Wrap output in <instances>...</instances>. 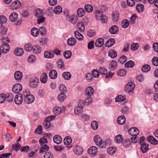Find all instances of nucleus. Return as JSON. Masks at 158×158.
I'll list each match as a JSON object with an SVG mask.
<instances>
[{"mask_svg": "<svg viewBox=\"0 0 158 158\" xmlns=\"http://www.w3.org/2000/svg\"><path fill=\"white\" fill-rule=\"evenodd\" d=\"M44 158H53V154L50 152H45L44 156Z\"/></svg>", "mask_w": 158, "mask_h": 158, "instance_id": "obj_61", "label": "nucleus"}, {"mask_svg": "<svg viewBox=\"0 0 158 158\" xmlns=\"http://www.w3.org/2000/svg\"><path fill=\"white\" fill-rule=\"evenodd\" d=\"M31 32L33 36H37L39 34V31L37 28L34 27L31 29Z\"/></svg>", "mask_w": 158, "mask_h": 158, "instance_id": "obj_35", "label": "nucleus"}, {"mask_svg": "<svg viewBox=\"0 0 158 158\" xmlns=\"http://www.w3.org/2000/svg\"><path fill=\"white\" fill-rule=\"evenodd\" d=\"M127 57L123 55L120 57L118 61L120 63L123 64L127 61Z\"/></svg>", "mask_w": 158, "mask_h": 158, "instance_id": "obj_62", "label": "nucleus"}, {"mask_svg": "<svg viewBox=\"0 0 158 158\" xmlns=\"http://www.w3.org/2000/svg\"><path fill=\"white\" fill-rule=\"evenodd\" d=\"M23 101V98L22 95L21 94H19L16 95L15 98V102L17 105L20 104Z\"/></svg>", "mask_w": 158, "mask_h": 158, "instance_id": "obj_7", "label": "nucleus"}, {"mask_svg": "<svg viewBox=\"0 0 158 158\" xmlns=\"http://www.w3.org/2000/svg\"><path fill=\"white\" fill-rule=\"evenodd\" d=\"M78 30L81 32H83L85 29L84 25L82 22H80L78 23L77 25Z\"/></svg>", "mask_w": 158, "mask_h": 158, "instance_id": "obj_40", "label": "nucleus"}, {"mask_svg": "<svg viewBox=\"0 0 158 158\" xmlns=\"http://www.w3.org/2000/svg\"><path fill=\"white\" fill-rule=\"evenodd\" d=\"M104 39L102 38H98L95 42V45L97 47H101L104 44Z\"/></svg>", "mask_w": 158, "mask_h": 158, "instance_id": "obj_14", "label": "nucleus"}, {"mask_svg": "<svg viewBox=\"0 0 158 158\" xmlns=\"http://www.w3.org/2000/svg\"><path fill=\"white\" fill-rule=\"evenodd\" d=\"M34 13L35 16L37 18H39L42 15V11L39 9H37L34 11Z\"/></svg>", "mask_w": 158, "mask_h": 158, "instance_id": "obj_41", "label": "nucleus"}, {"mask_svg": "<svg viewBox=\"0 0 158 158\" xmlns=\"http://www.w3.org/2000/svg\"><path fill=\"white\" fill-rule=\"evenodd\" d=\"M7 96L6 98V100L8 102H11L13 101L14 96L12 93H9L7 94Z\"/></svg>", "mask_w": 158, "mask_h": 158, "instance_id": "obj_49", "label": "nucleus"}, {"mask_svg": "<svg viewBox=\"0 0 158 158\" xmlns=\"http://www.w3.org/2000/svg\"><path fill=\"white\" fill-rule=\"evenodd\" d=\"M119 13L118 11H114L112 14V19L114 22H117L119 20Z\"/></svg>", "mask_w": 158, "mask_h": 158, "instance_id": "obj_23", "label": "nucleus"}, {"mask_svg": "<svg viewBox=\"0 0 158 158\" xmlns=\"http://www.w3.org/2000/svg\"><path fill=\"white\" fill-rule=\"evenodd\" d=\"M62 8L59 6H57L54 8L53 12L56 15H59L62 12Z\"/></svg>", "mask_w": 158, "mask_h": 158, "instance_id": "obj_31", "label": "nucleus"}, {"mask_svg": "<svg viewBox=\"0 0 158 158\" xmlns=\"http://www.w3.org/2000/svg\"><path fill=\"white\" fill-rule=\"evenodd\" d=\"M48 77L45 73H43L42 74L40 78V80L41 82L45 83L47 82Z\"/></svg>", "mask_w": 158, "mask_h": 158, "instance_id": "obj_36", "label": "nucleus"}, {"mask_svg": "<svg viewBox=\"0 0 158 158\" xmlns=\"http://www.w3.org/2000/svg\"><path fill=\"white\" fill-rule=\"evenodd\" d=\"M123 136L120 134L116 136L114 138V141L115 142L118 143H121L123 140Z\"/></svg>", "mask_w": 158, "mask_h": 158, "instance_id": "obj_29", "label": "nucleus"}, {"mask_svg": "<svg viewBox=\"0 0 158 158\" xmlns=\"http://www.w3.org/2000/svg\"><path fill=\"white\" fill-rule=\"evenodd\" d=\"M129 133L131 136L137 135L139 133V129L135 127H133L129 130Z\"/></svg>", "mask_w": 158, "mask_h": 158, "instance_id": "obj_13", "label": "nucleus"}, {"mask_svg": "<svg viewBox=\"0 0 158 158\" xmlns=\"http://www.w3.org/2000/svg\"><path fill=\"white\" fill-rule=\"evenodd\" d=\"M98 71L99 74H101L102 75H105L107 73V70L104 67L100 68L99 69Z\"/></svg>", "mask_w": 158, "mask_h": 158, "instance_id": "obj_58", "label": "nucleus"}, {"mask_svg": "<svg viewBox=\"0 0 158 158\" xmlns=\"http://www.w3.org/2000/svg\"><path fill=\"white\" fill-rule=\"evenodd\" d=\"M49 149V147L47 144H45L42 146L39 152L40 153L42 154L45 152L46 151H48Z\"/></svg>", "mask_w": 158, "mask_h": 158, "instance_id": "obj_26", "label": "nucleus"}, {"mask_svg": "<svg viewBox=\"0 0 158 158\" xmlns=\"http://www.w3.org/2000/svg\"><path fill=\"white\" fill-rule=\"evenodd\" d=\"M116 151V149L114 147H109L107 149V152L111 155L114 153Z\"/></svg>", "mask_w": 158, "mask_h": 158, "instance_id": "obj_53", "label": "nucleus"}, {"mask_svg": "<svg viewBox=\"0 0 158 158\" xmlns=\"http://www.w3.org/2000/svg\"><path fill=\"white\" fill-rule=\"evenodd\" d=\"M23 49L20 48H18L15 49L14 51L15 54L18 56H22L23 53Z\"/></svg>", "mask_w": 158, "mask_h": 158, "instance_id": "obj_22", "label": "nucleus"}, {"mask_svg": "<svg viewBox=\"0 0 158 158\" xmlns=\"http://www.w3.org/2000/svg\"><path fill=\"white\" fill-rule=\"evenodd\" d=\"M18 14L17 13L12 12L9 16L10 20L12 22H15L18 19Z\"/></svg>", "mask_w": 158, "mask_h": 158, "instance_id": "obj_19", "label": "nucleus"}, {"mask_svg": "<svg viewBox=\"0 0 158 158\" xmlns=\"http://www.w3.org/2000/svg\"><path fill=\"white\" fill-rule=\"evenodd\" d=\"M78 18L75 15H66V20L72 24H75L77 22Z\"/></svg>", "mask_w": 158, "mask_h": 158, "instance_id": "obj_3", "label": "nucleus"}, {"mask_svg": "<svg viewBox=\"0 0 158 158\" xmlns=\"http://www.w3.org/2000/svg\"><path fill=\"white\" fill-rule=\"evenodd\" d=\"M49 76L51 79H55L57 76V72L54 70H52L49 73Z\"/></svg>", "mask_w": 158, "mask_h": 158, "instance_id": "obj_28", "label": "nucleus"}, {"mask_svg": "<svg viewBox=\"0 0 158 158\" xmlns=\"http://www.w3.org/2000/svg\"><path fill=\"white\" fill-rule=\"evenodd\" d=\"M126 73V71L124 69H120L118 71L117 75L120 77H122Z\"/></svg>", "mask_w": 158, "mask_h": 158, "instance_id": "obj_64", "label": "nucleus"}, {"mask_svg": "<svg viewBox=\"0 0 158 158\" xmlns=\"http://www.w3.org/2000/svg\"><path fill=\"white\" fill-rule=\"evenodd\" d=\"M39 82V80L35 77L31 78L30 81L29 85L31 87L35 88L37 86Z\"/></svg>", "mask_w": 158, "mask_h": 158, "instance_id": "obj_4", "label": "nucleus"}, {"mask_svg": "<svg viewBox=\"0 0 158 158\" xmlns=\"http://www.w3.org/2000/svg\"><path fill=\"white\" fill-rule=\"evenodd\" d=\"M33 47L30 44H26L24 45L25 50L27 51H32Z\"/></svg>", "mask_w": 158, "mask_h": 158, "instance_id": "obj_55", "label": "nucleus"}, {"mask_svg": "<svg viewBox=\"0 0 158 158\" xmlns=\"http://www.w3.org/2000/svg\"><path fill=\"white\" fill-rule=\"evenodd\" d=\"M73 150L75 154L78 156L81 155L83 152V149L79 146H76L73 148Z\"/></svg>", "mask_w": 158, "mask_h": 158, "instance_id": "obj_12", "label": "nucleus"}, {"mask_svg": "<svg viewBox=\"0 0 158 158\" xmlns=\"http://www.w3.org/2000/svg\"><path fill=\"white\" fill-rule=\"evenodd\" d=\"M98 152V149L95 146H92L88 150V152L89 154L93 155V156H95Z\"/></svg>", "mask_w": 158, "mask_h": 158, "instance_id": "obj_9", "label": "nucleus"}, {"mask_svg": "<svg viewBox=\"0 0 158 158\" xmlns=\"http://www.w3.org/2000/svg\"><path fill=\"white\" fill-rule=\"evenodd\" d=\"M131 143L130 140L128 139H127L124 140L123 144V146L127 148L130 146Z\"/></svg>", "mask_w": 158, "mask_h": 158, "instance_id": "obj_60", "label": "nucleus"}, {"mask_svg": "<svg viewBox=\"0 0 158 158\" xmlns=\"http://www.w3.org/2000/svg\"><path fill=\"white\" fill-rule=\"evenodd\" d=\"M83 101H80L79 102V104L74 109V113L76 114H78L83 112Z\"/></svg>", "mask_w": 158, "mask_h": 158, "instance_id": "obj_5", "label": "nucleus"}, {"mask_svg": "<svg viewBox=\"0 0 158 158\" xmlns=\"http://www.w3.org/2000/svg\"><path fill=\"white\" fill-rule=\"evenodd\" d=\"M150 69V67L148 64H144L142 68V70L144 72H147Z\"/></svg>", "mask_w": 158, "mask_h": 158, "instance_id": "obj_47", "label": "nucleus"}, {"mask_svg": "<svg viewBox=\"0 0 158 158\" xmlns=\"http://www.w3.org/2000/svg\"><path fill=\"white\" fill-rule=\"evenodd\" d=\"M135 65V63L134 61L132 60H129L124 64L125 68H132Z\"/></svg>", "mask_w": 158, "mask_h": 158, "instance_id": "obj_42", "label": "nucleus"}, {"mask_svg": "<svg viewBox=\"0 0 158 158\" xmlns=\"http://www.w3.org/2000/svg\"><path fill=\"white\" fill-rule=\"evenodd\" d=\"M118 30V27L116 25L112 26L109 29V31L111 34H115L117 33Z\"/></svg>", "mask_w": 158, "mask_h": 158, "instance_id": "obj_16", "label": "nucleus"}, {"mask_svg": "<svg viewBox=\"0 0 158 158\" xmlns=\"http://www.w3.org/2000/svg\"><path fill=\"white\" fill-rule=\"evenodd\" d=\"M34 100V96L32 94H29L27 97L25 98H24V102L26 103L30 104L33 102Z\"/></svg>", "mask_w": 158, "mask_h": 158, "instance_id": "obj_10", "label": "nucleus"}, {"mask_svg": "<svg viewBox=\"0 0 158 158\" xmlns=\"http://www.w3.org/2000/svg\"><path fill=\"white\" fill-rule=\"evenodd\" d=\"M62 77L66 80H69L71 77L70 73L68 72L64 73L62 74Z\"/></svg>", "mask_w": 158, "mask_h": 158, "instance_id": "obj_39", "label": "nucleus"}, {"mask_svg": "<svg viewBox=\"0 0 158 158\" xmlns=\"http://www.w3.org/2000/svg\"><path fill=\"white\" fill-rule=\"evenodd\" d=\"M14 77L16 80H21L23 77V74L20 71H18L15 72L14 75Z\"/></svg>", "mask_w": 158, "mask_h": 158, "instance_id": "obj_20", "label": "nucleus"}, {"mask_svg": "<svg viewBox=\"0 0 158 158\" xmlns=\"http://www.w3.org/2000/svg\"><path fill=\"white\" fill-rule=\"evenodd\" d=\"M91 126L92 128L94 130H97L98 128V124L97 121H94L92 122Z\"/></svg>", "mask_w": 158, "mask_h": 158, "instance_id": "obj_57", "label": "nucleus"}, {"mask_svg": "<svg viewBox=\"0 0 158 158\" xmlns=\"http://www.w3.org/2000/svg\"><path fill=\"white\" fill-rule=\"evenodd\" d=\"M136 9L138 12H142L144 9V6L142 4L138 3L136 6Z\"/></svg>", "mask_w": 158, "mask_h": 158, "instance_id": "obj_30", "label": "nucleus"}, {"mask_svg": "<svg viewBox=\"0 0 158 158\" xmlns=\"http://www.w3.org/2000/svg\"><path fill=\"white\" fill-rule=\"evenodd\" d=\"M61 112V109L59 107H55L53 110L54 113L57 115L59 114Z\"/></svg>", "mask_w": 158, "mask_h": 158, "instance_id": "obj_54", "label": "nucleus"}, {"mask_svg": "<svg viewBox=\"0 0 158 158\" xmlns=\"http://www.w3.org/2000/svg\"><path fill=\"white\" fill-rule=\"evenodd\" d=\"M115 42V40L114 39H110L105 43V45L106 47L109 48L112 46L114 44Z\"/></svg>", "mask_w": 158, "mask_h": 158, "instance_id": "obj_27", "label": "nucleus"}, {"mask_svg": "<svg viewBox=\"0 0 158 158\" xmlns=\"http://www.w3.org/2000/svg\"><path fill=\"white\" fill-rule=\"evenodd\" d=\"M74 33L75 37L78 40H81L83 39V36L78 31H75Z\"/></svg>", "mask_w": 158, "mask_h": 158, "instance_id": "obj_34", "label": "nucleus"}, {"mask_svg": "<svg viewBox=\"0 0 158 158\" xmlns=\"http://www.w3.org/2000/svg\"><path fill=\"white\" fill-rule=\"evenodd\" d=\"M21 145L19 143H17L12 145V148L14 150L16 151L19 150L20 148Z\"/></svg>", "mask_w": 158, "mask_h": 158, "instance_id": "obj_63", "label": "nucleus"}, {"mask_svg": "<svg viewBox=\"0 0 158 158\" xmlns=\"http://www.w3.org/2000/svg\"><path fill=\"white\" fill-rule=\"evenodd\" d=\"M65 94L61 93L58 96V99L61 102L64 101L65 98Z\"/></svg>", "mask_w": 158, "mask_h": 158, "instance_id": "obj_59", "label": "nucleus"}, {"mask_svg": "<svg viewBox=\"0 0 158 158\" xmlns=\"http://www.w3.org/2000/svg\"><path fill=\"white\" fill-rule=\"evenodd\" d=\"M93 76L92 75L91 73H88L86 74L85 77L87 80L89 82H90L93 81Z\"/></svg>", "mask_w": 158, "mask_h": 158, "instance_id": "obj_50", "label": "nucleus"}, {"mask_svg": "<svg viewBox=\"0 0 158 158\" xmlns=\"http://www.w3.org/2000/svg\"><path fill=\"white\" fill-rule=\"evenodd\" d=\"M94 92V89L91 87H88L85 91V94L86 96H91Z\"/></svg>", "mask_w": 158, "mask_h": 158, "instance_id": "obj_25", "label": "nucleus"}, {"mask_svg": "<svg viewBox=\"0 0 158 158\" xmlns=\"http://www.w3.org/2000/svg\"><path fill=\"white\" fill-rule=\"evenodd\" d=\"M135 85L134 83L131 82L127 83L125 87V90L130 95L133 93V90Z\"/></svg>", "mask_w": 158, "mask_h": 158, "instance_id": "obj_2", "label": "nucleus"}, {"mask_svg": "<svg viewBox=\"0 0 158 158\" xmlns=\"http://www.w3.org/2000/svg\"><path fill=\"white\" fill-rule=\"evenodd\" d=\"M117 67V63L115 60H112L110 63V68L111 70H114Z\"/></svg>", "mask_w": 158, "mask_h": 158, "instance_id": "obj_33", "label": "nucleus"}, {"mask_svg": "<svg viewBox=\"0 0 158 158\" xmlns=\"http://www.w3.org/2000/svg\"><path fill=\"white\" fill-rule=\"evenodd\" d=\"M72 54V52L70 51L67 50L64 52L63 55L65 58L69 59L71 57Z\"/></svg>", "mask_w": 158, "mask_h": 158, "instance_id": "obj_44", "label": "nucleus"}, {"mask_svg": "<svg viewBox=\"0 0 158 158\" xmlns=\"http://www.w3.org/2000/svg\"><path fill=\"white\" fill-rule=\"evenodd\" d=\"M44 57L46 58H51L54 57V54L51 52L47 51L44 52Z\"/></svg>", "mask_w": 158, "mask_h": 158, "instance_id": "obj_32", "label": "nucleus"}, {"mask_svg": "<svg viewBox=\"0 0 158 158\" xmlns=\"http://www.w3.org/2000/svg\"><path fill=\"white\" fill-rule=\"evenodd\" d=\"M22 89V86L20 84H16L15 85L12 89L13 92L15 93L19 92Z\"/></svg>", "mask_w": 158, "mask_h": 158, "instance_id": "obj_8", "label": "nucleus"}, {"mask_svg": "<svg viewBox=\"0 0 158 158\" xmlns=\"http://www.w3.org/2000/svg\"><path fill=\"white\" fill-rule=\"evenodd\" d=\"M21 6V3L19 1L17 0L13 2L10 5V7L12 9H17Z\"/></svg>", "mask_w": 158, "mask_h": 158, "instance_id": "obj_11", "label": "nucleus"}, {"mask_svg": "<svg viewBox=\"0 0 158 158\" xmlns=\"http://www.w3.org/2000/svg\"><path fill=\"white\" fill-rule=\"evenodd\" d=\"M77 13L79 17H82L84 15L85 12L84 9L81 8H79L77 10Z\"/></svg>", "mask_w": 158, "mask_h": 158, "instance_id": "obj_48", "label": "nucleus"}, {"mask_svg": "<svg viewBox=\"0 0 158 158\" xmlns=\"http://www.w3.org/2000/svg\"><path fill=\"white\" fill-rule=\"evenodd\" d=\"M94 140L96 145H97L100 146L102 145V139L98 135H95L94 137Z\"/></svg>", "mask_w": 158, "mask_h": 158, "instance_id": "obj_17", "label": "nucleus"}, {"mask_svg": "<svg viewBox=\"0 0 158 158\" xmlns=\"http://www.w3.org/2000/svg\"><path fill=\"white\" fill-rule=\"evenodd\" d=\"M116 52L114 50H111L108 52V56L112 58H113L117 56Z\"/></svg>", "mask_w": 158, "mask_h": 158, "instance_id": "obj_43", "label": "nucleus"}, {"mask_svg": "<svg viewBox=\"0 0 158 158\" xmlns=\"http://www.w3.org/2000/svg\"><path fill=\"white\" fill-rule=\"evenodd\" d=\"M10 48V46L7 43L2 44L0 47V50L3 54L7 53L9 51Z\"/></svg>", "mask_w": 158, "mask_h": 158, "instance_id": "obj_6", "label": "nucleus"}, {"mask_svg": "<svg viewBox=\"0 0 158 158\" xmlns=\"http://www.w3.org/2000/svg\"><path fill=\"white\" fill-rule=\"evenodd\" d=\"M152 64L154 66H158V57H157L154 56L152 60Z\"/></svg>", "mask_w": 158, "mask_h": 158, "instance_id": "obj_56", "label": "nucleus"}, {"mask_svg": "<svg viewBox=\"0 0 158 158\" xmlns=\"http://www.w3.org/2000/svg\"><path fill=\"white\" fill-rule=\"evenodd\" d=\"M126 122V118L123 115H121L118 117L117 122L118 124L120 125L124 124Z\"/></svg>", "mask_w": 158, "mask_h": 158, "instance_id": "obj_18", "label": "nucleus"}, {"mask_svg": "<svg viewBox=\"0 0 158 158\" xmlns=\"http://www.w3.org/2000/svg\"><path fill=\"white\" fill-rule=\"evenodd\" d=\"M67 43L69 46H73L75 45L76 44L77 40L75 38L71 37L68 39Z\"/></svg>", "mask_w": 158, "mask_h": 158, "instance_id": "obj_15", "label": "nucleus"}, {"mask_svg": "<svg viewBox=\"0 0 158 158\" xmlns=\"http://www.w3.org/2000/svg\"><path fill=\"white\" fill-rule=\"evenodd\" d=\"M85 9L87 12L90 13L92 12L93 10V8L91 5L86 4L85 6Z\"/></svg>", "mask_w": 158, "mask_h": 158, "instance_id": "obj_45", "label": "nucleus"}, {"mask_svg": "<svg viewBox=\"0 0 158 158\" xmlns=\"http://www.w3.org/2000/svg\"><path fill=\"white\" fill-rule=\"evenodd\" d=\"M96 18L97 20L102 21V23H105L107 20V17L104 16L102 12L100 10H97L95 13Z\"/></svg>", "mask_w": 158, "mask_h": 158, "instance_id": "obj_1", "label": "nucleus"}, {"mask_svg": "<svg viewBox=\"0 0 158 158\" xmlns=\"http://www.w3.org/2000/svg\"><path fill=\"white\" fill-rule=\"evenodd\" d=\"M32 50L33 52L36 53H39L41 51L40 47L38 45H35L33 46Z\"/></svg>", "mask_w": 158, "mask_h": 158, "instance_id": "obj_52", "label": "nucleus"}, {"mask_svg": "<svg viewBox=\"0 0 158 158\" xmlns=\"http://www.w3.org/2000/svg\"><path fill=\"white\" fill-rule=\"evenodd\" d=\"M140 145H141V147L140 149L143 153L147 152L149 150V148H148L149 145L148 144L145 143Z\"/></svg>", "mask_w": 158, "mask_h": 158, "instance_id": "obj_21", "label": "nucleus"}, {"mask_svg": "<svg viewBox=\"0 0 158 158\" xmlns=\"http://www.w3.org/2000/svg\"><path fill=\"white\" fill-rule=\"evenodd\" d=\"M121 25L123 28H127L129 25V21L128 20L125 19L123 20Z\"/></svg>", "mask_w": 158, "mask_h": 158, "instance_id": "obj_38", "label": "nucleus"}, {"mask_svg": "<svg viewBox=\"0 0 158 158\" xmlns=\"http://www.w3.org/2000/svg\"><path fill=\"white\" fill-rule=\"evenodd\" d=\"M53 141L56 143L59 144L62 142V139L59 135H56L53 138Z\"/></svg>", "mask_w": 158, "mask_h": 158, "instance_id": "obj_24", "label": "nucleus"}, {"mask_svg": "<svg viewBox=\"0 0 158 158\" xmlns=\"http://www.w3.org/2000/svg\"><path fill=\"white\" fill-rule=\"evenodd\" d=\"M91 74L93 77L98 78L99 76V73L97 69H94L92 71Z\"/></svg>", "mask_w": 158, "mask_h": 158, "instance_id": "obj_51", "label": "nucleus"}, {"mask_svg": "<svg viewBox=\"0 0 158 158\" xmlns=\"http://www.w3.org/2000/svg\"><path fill=\"white\" fill-rule=\"evenodd\" d=\"M59 89L61 93L65 94L67 91V89L63 84H61L59 87Z\"/></svg>", "mask_w": 158, "mask_h": 158, "instance_id": "obj_46", "label": "nucleus"}, {"mask_svg": "<svg viewBox=\"0 0 158 158\" xmlns=\"http://www.w3.org/2000/svg\"><path fill=\"white\" fill-rule=\"evenodd\" d=\"M63 142L64 144L68 145L72 143V139L69 136H67L64 139Z\"/></svg>", "mask_w": 158, "mask_h": 158, "instance_id": "obj_37", "label": "nucleus"}]
</instances>
